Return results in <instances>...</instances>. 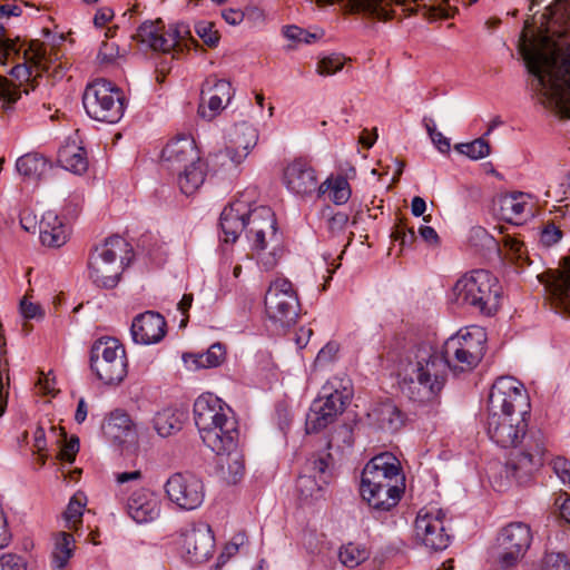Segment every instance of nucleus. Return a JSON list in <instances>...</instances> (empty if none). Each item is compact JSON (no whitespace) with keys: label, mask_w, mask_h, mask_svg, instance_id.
I'll use <instances>...</instances> for the list:
<instances>
[{"label":"nucleus","mask_w":570,"mask_h":570,"mask_svg":"<svg viewBox=\"0 0 570 570\" xmlns=\"http://www.w3.org/2000/svg\"><path fill=\"white\" fill-rule=\"evenodd\" d=\"M325 485L327 483L322 482L321 479L316 478V474H309L304 470L296 482L297 491L305 499L317 497Z\"/></svg>","instance_id":"43"},{"label":"nucleus","mask_w":570,"mask_h":570,"mask_svg":"<svg viewBox=\"0 0 570 570\" xmlns=\"http://www.w3.org/2000/svg\"><path fill=\"white\" fill-rule=\"evenodd\" d=\"M58 163L66 170L81 175L88 168L87 153L76 141H68L58 151Z\"/></svg>","instance_id":"33"},{"label":"nucleus","mask_w":570,"mask_h":570,"mask_svg":"<svg viewBox=\"0 0 570 570\" xmlns=\"http://www.w3.org/2000/svg\"><path fill=\"white\" fill-rule=\"evenodd\" d=\"M562 230L553 222H547L540 233V242L550 247L562 238Z\"/></svg>","instance_id":"52"},{"label":"nucleus","mask_w":570,"mask_h":570,"mask_svg":"<svg viewBox=\"0 0 570 570\" xmlns=\"http://www.w3.org/2000/svg\"><path fill=\"white\" fill-rule=\"evenodd\" d=\"M79 451V441L77 438H72L68 441L60 450L58 458L61 461H66L72 463L75 461L76 454Z\"/></svg>","instance_id":"62"},{"label":"nucleus","mask_w":570,"mask_h":570,"mask_svg":"<svg viewBox=\"0 0 570 570\" xmlns=\"http://www.w3.org/2000/svg\"><path fill=\"white\" fill-rule=\"evenodd\" d=\"M501 287L498 278L485 269L462 275L452 287V301L460 307L490 316L499 306Z\"/></svg>","instance_id":"7"},{"label":"nucleus","mask_w":570,"mask_h":570,"mask_svg":"<svg viewBox=\"0 0 570 570\" xmlns=\"http://www.w3.org/2000/svg\"><path fill=\"white\" fill-rule=\"evenodd\" d=\"M265 312L269 321L289 327L297 321L301 305L293 284L284 277L275 278L265 294Z\"/></svg>","instance_id":"14"},{"label":"nucleus","mask_w":570,"mask_h":570,"mask_svg":"<svg viewBox=\"0 0 570 570\" xmlns=\"http://www.w3.org/2000/svg\"><path fill=\"white\" fill-rule=\"evenodd\" d=\"M106 438L121 444L135 438V428L128 414L121 411L112 412L102 425Z\"/></svg>","instance_id":"32"},{"label":"nucleus","mask_w":570,"mask_h":570,"mask_svg":"<svg viewBox=\"0 0 570 570\" xmlns=\"http://www.w3.org/2000/svg\"><path fill=\"white\" fill-rule=\"evenodd\" d=\"M41 243L49 247H61L69 238V227L53 212L43 214L40 224Z\"/></svg>","instance_id":"30"},{"label":"nucleus","mask_w":570,"mask_h":570,"mask_svg":"<svg viewBox=\"0 0 570 570\" xmlns=\"http://www.w3.org/2000/svg\"><path fill=\"white\" fill-rule=\"evenodd\" d=\"M200 159L196 144L189 136H178L168 141L160 157L161 166L173 173L198 164Z\"/></svg>","instance_id":"24"},{"label":"nucleus","mask_w":570,"mask_h":570,"mask_svg":"<svg viewBox=\"0 0 570 570\" xmlns=\"http://www.w3.org/2000/svg\"><path fill=\"white\" fill-rule=\"evenodd\" d=\"M20 313L26 320H39L43 316L41 306L24 296L20 302Z\"/></svg>","instance_id":"56"},{"label":"nucleus","mask_w":570,"mask_h":570,"mask_svg":"<svg viewBox=\"0 0 570 570\" xmlns=\"http://www.w3.org/2000/svg\"><path fill=\"white\" fill-rule=\"evenodd\" d=\"M355 176V169L351 167L345 176L331 175L317 187L318 196L327 194L330 200L335 205H344L351 198L352 190L348 178Z\"/></svg>","instance_id":"31"},{"label":"nucleus","mask_w":570,"mask_h":570,"mask_svg":"<svg viewBox=\"0 0 570 570\" xmlns=\"http://www.w3.org/2000/svg\"><path fill=\"white\" fill-rule=\"evenodd\" d=\"M353 396L352 382L347 377H332L313 401L306 416L307 433H316L332 424L344 412Z\"/></svg>","instance_id":"9"},{"label":"nucleus","mask_w":570,"mask_h":570,"mask_svg":"<svg viewBox=\"0 0 570 570\" xmlns=\"http://www.w3.org/2000/svg\"><path fill=\"white\" fill-rule=\"evenodd\" d=\"M178 186L185 195L194 194L204 183L206 176V166L200 159L198 164L184 167L176 171Z\"/></svg>","instance_id":"36"},{"label":"nucleus","mask_w":570,"mask_h":570,"mask_svg":"<svg viewBox=\"0 0 570 570\" xmlns=\"http://www.w3.org/2000/svg\"><path fill=\"white\" fill-rule=\"evenodd\" d=\"M534 23H540L537 35L523 32L519 40L531 90L544 107L570 118V45L562 43L570 35V0H556Z\"/></svg>","instance_id":"1"},{"label":"nucleus","mask_w":570,"mask_h":570,"mask_svg":"<svg viewBox=\"0 0 570 570\" xmlns=\"http://www.w3.org/2000/svg\"><path fill=\"white\" fill-rule=\"evenodd\" d=\"M233 95L234 90L228 80L208 77L203 85L198 115L203 119L213 120L229 104Z\"/></svg>","instance_id":"23"},{"label":"nucleus","mask_w":570,"mask_h":570,"mask_svg":"<svg viewBox=\"0 0 570 570\" xmlns=\"http://www.w3.org/2000/svg\"><path fill=\"white\" fill-rule=\"evenodd\" d=\"M257 141L258 131L254 126L247 122L238 124L230 134V145L214 154L212 161L215 166H220L226 170L236 168L245 160Z\"/></svg>","instance_id":"20"},{"label":"nucleus","mask_w":570,"mask_h":570,"mask_svg":"<svg viewBox=\"0 0 570 570\" xmlns=\"http://www.w3.org/2000/svg\"><path fill=\"white\" fill-rule=\"evenodd\" d=\"M552 469L563 484L570 483V462L564 458H557L552 461Z\"/></svg>","instance_id":"59"},{"label":"nucleus","mask_w":570,"mask_h":570,"mask_svg":"<svg viewBox=\"0 0 570 570\" xmlns=\"http://www.w3.org/2000/svg\"><path fill=\"white\" fill-rule=\"evenodd\" d=\"M22 45L9 39L4 35V27L0 23V62L6 63L11 57L20 56Z\"/></svg>","instance_id":"48"},{"label":"nucleus","mask_w":570,"mask_h":570,"mask_svg":"<svg viewBox=\"0 0 570 570\" xmlns=\"http://www.w3.org/2000/svg\"><path fill=\"white\" fill-rule=\"evenodd\" d=\"M233 415V410L219 397L210 393L197 397L194 404V419L199 435L207 448H216V444H220L218 436L214 435L213 432L223 422L230 423Z\"/></svg>","instance_id":"15"},{"label":"nucleus","mask_w":570,"mask_h":570,"mask_svg":"<svg viewBox=\"0 0 570 570\" xmlns=\"http://www.w3.org/2000/svg\"><path fill=\"white\" fill-rule=\"evenodd\" d=\"M530 401L523 384L512 376H501L491 386L488 414H529Z\"/></svg>","instance_id":"16"},{"label":"nucleus","mask_w":570,"mask_h":570,"mask_svg":"<svg viewBox=\"0 0 570 570\" xmlns=\"http://www.w3.org/2000/svg\"><path fill=\"white\" fill-rule=\"evenodd\" d=\"M76 544L72 534L59 532L53 538L51 563L55 570H63L73 554Z\"/></svg>","instance_id":"37"},{"label":"nucleus","mask_w":570,"mask_h":570,"mask_svg":"<svg viewBox=\"0 0 570 570\" xmlns=\"http://www.w3.org/2000/svg\"><path fill=\"white\" fill-rule=\"evenodd\" d=\"M82 104L89 117L109 124L118 122L125 110L121 91L105 79L87 86Z\"/></svg>","instance_id":"12"},{"label":"nucleus","mask_w":570,"mask_h":570,"mask_svg":"<svg viewBox=\"0 0 570 570\" xmlns=\"http://www.w3.org/2000/svg\"><path fill=\"white\" fill-rule=\"evenodd\" d=\"M246 535L244 533H237L233 537L232 541L228 542L223 553L220 554V558H230L234 554H236L239 550V547L244 546L246 543Z\"/></svg>","instance_id":"64"},{"label":"nucleus","mask_w":570,"mask_h":570,"mask_svg":"<svg viewBox=\"0 0 570 570\" xmlns=\"http://www.w3.org/2000/svg\"><path fill=\"white\" fill-rule=\"evenodd\" d=\"M168 500L183 510L199 508L205 499V485L200 478L190 472L173 473L164 484Z\"/></svg>","instance_id":"19"},{"label":"nucleus","mask_w":570,"mask_h":570,"mask_svg":"<svg viewBox=\"0 0 570 570\" xmlns=\"http://www.w3.org/2000/svg\"><path fill=\"white\" fill-rule=\"evenodd\" d=\"M51 47L39 40H31L28 46L22 48L23 62L17 63L11 69V75L19 81L16 83L6 77L0 76V105L2 108H10L22 94L31 96V102L41 104L43 108L51 109L48 102L51 97L52 83L48 77L41 72H47L52 62L50 55Z\"/></svg>","instance_id":"4"},{"label":"nucleus","mask_w":570,"mask_h":570,"mask_svg":"<svg viewBox=\"0 0 570 570\" xmlns=\"http://www.w3.org/2000/svg\"><path fill=\"white\" fill-rule=\"evenodd\" d=\"M338 558L345 567L354 568L365 561L368 558V553L365 549L348 543L341 548Z\"/></svg>","instance_id":"44"},{"label":"nucleus","mask_w":570,"mask_h":570,"mask_svg":"<svg viewBox=\"0 0 570 570\" xmlns=\"http://www.w3.org/2000/svg\"><path fill=\"white\" fill-rule=\"evenodd\" d=\"M90 367L105 384H118L127 375L126 351L112 337L97 340L90 351Z\"/></svg>","instance_id":"13"},{"label":"nucleus","mask_w":570,"mask_h":570,"mask_svg":"<svg viewBox=\"0 0 570 570\" xmlns=\"http://www.w3.org/2000/svg\"><path fill=\"white\" fill-rule=\"evenodd\" d=\"M499 213L502 219L521 224L534 215L533 196L524 191H510L498 197Z\"/></svg>","instance_id":"26"},{"label":"nucleus","mask_w":570,"mask_h":570,"mask_svg":"<svg viewBox=\"0 0 570 570\" xmlns=\"http://www.w3.org/2000/svg\"><path fill=\"white\" fill-rule=\"evenodd\" d=\"M0 570H26V564L21 557L6 553L0 556Z\"/></svg>","instance_id":"58"},{"label":"nucleus","mask_w":570,"mask_h":570,"mask_svg":"<svg viewBox=\"0 0 570 570\" xmlns=\"http://www.w3.org/2000/svg\"><path fill=\"white\" fill-rule=\"evenodd\" d=\"M448 377L444 360L431 351L419 350L415 361L409 362L401 389L417 403L432 402L440 395Z\"/></svg>","instance_id":"6"},{"label":"nucleus","mask_w":570,"mask_h":570,"mask_svg":"<svg viewBox=\"0 0 570 570\" xmlns=\"http://www.w3.org/2000/svg\"><path fill=\"white\" fill-rule=\"evenodd\" d=\"M507 245L510 249L511 259L514 262L518 268H523L525 264H532L523 243L517 239H510L507 242Z\"/></svg>","instance_id":"49"},{"label":"nucleus","mask_w":570,"mask_h":570,"mask_svg":"<svg viewBox=\"0 0 570 570\" xmlns=\"http://www.w3.org/2000/svg\"><path fill=\"white\" fill-rule=\"evenodd\" d=\"M367 417L373 426L386 432H395L403 424V415L392 401L374 404Z\"/></svg>","instance_id":"29"},{"label":"nucleus","mask_w":570,"mask_h":570,"mask_svg":"<svg viewBox=\"0 0 570 570\" xmlns=\"http://www.w3.org/2000/svg\"><path fill=\"white\" fill-rule=\"evenodd\" d=\"M529 414L507 413L488 414L487 432L489 438L501 448L515 446L525 439L523 450L512 454L505 464L507 476L524 482L529 475L543 464L546 441L540 431L527 435Z\"/></svg>","instance_id":"3"},{"label":"nucleus","mask_w":570,"mask_h":570,"mask_svg":"<svg viewBox=\"0 0 570 570\" xmlns=\"http://www.w3.org/2000/svg\"><path fill=\"white\" fill-rule=\"evenodd\" d=\"M337 352H338V344L335 342H330L318 352L315 363L317 365H325L334 360Z\"/></svg>","instance_id":"60"},{"label":"nucleus","mask_w":570,"mask_h":570,"mask_svg":"<svg viewBox=\"0 0 570 570\" xmlns=\"http://www.w3.org/2000/svg\"><path fill=\"white\" fill-rule=\"evenodd\" d=\"M181 550L190 562L206 561L214 550V535L208 525L193 528L183 534Z\"/></svg>","instance_id":"28"},{"label":"nucleus","mask_w":570,"mask_h":570,"mask_svg":"<svg viewBox=\"0 0 570 570\" xmlns=\"http://www.w3.org/2000/svg\"><path fill=\"white\" fill-rule=\"evenodd\" d=\"M197 36L209 46L215 47L218 43L219 35L214 28V23L209 21H199L195 26Z\"/></svg>","instance_id":"50"},{"label":"nucleus","mask_w":570,"mask_h":570,"mask_svg":"<svg viewBox=\"0 0 570 570\" xmlns=\"http://www.w3.org/2000/svg\"><path fill=\"white\" fill-rule=\"evenodd\" d=\"M225 358V351L219 343L213 344L205 353H185L183 361L188 370L210 368L218 366Z\"/></svg>","instance_id":"34"},{"label":"nucleus","mask_w":570,"mask_h":570,"mask_svg":"<svg viewBox=\"0 0 570 570\" xmlns=\"http://www.w3.org/2000/svg\"><path fill=\"white\" fill-rule=\"evenodd\" d=\"M344 2V9L350 13H363L367 17H386L377 0H317L320 6Z\"/></svg>","instance_id":"41"},{"label":"nucleus","mask_w":570,"mask_h":570,"mask_svg":"<svg viewBox=\"0 0 570 570\" xmlns=\"http://www.w3.org/2000/svg\"><path fill=\"white\" fill-rule=\"evenodd\" d=\"M140 470L115 473L116 494L122 495L130 492L126 501L128 515L137 523H147L156 520L160 513L158 497L147 488L132 490V484L140 482Z\"/></svg>","instance_id":"11"},{"label":"nucleus","mask_w":570,"mask_h":570,"mask_svg":"<svg viewBox=\"0 0 570 570\" xmlns=\"http://www.w3.org/2000/svg\"><path fill=\"white\" fill-rule=\"evenodd\" d=\"M188 33L189 30L184 23L170 26L168 30L163 31L154 22H145L139 27L136 38L153 50L171 52L180 47L181 41Z\"/></svg>","instance_id":"22"},{"label":"nucleus","mask_w":570,"mask_h":570,"mask_svg":"<svg viewBox=\"0 0 570 570\" xmlns=\"http://www.w3.org/2000/svg\"><path fill=\"white\" fill-rule=\"evenodd\" d=\"M331 460L330 453L313 455L306 461L304 471L309 474H316V478L328 484L332 478Z\"/></svg>","instance_id":"42"},{"label":"nucleus","mask_w":570,"mask_h":570,"mask_svg":"<svg viewBox=\"0 0 570 570\" xmlns=\"http://www.w3.org/2000/svg\"><path fill=\"white\" fill-rule=\"evenodd\" d=\"M129 244L121 236L115 235L97 245L89 255L88 276L91 282L101 288H114L120 276L129 265Z\"/></svg>","instance_id":"8"},{"label":"nucleus","mask_w":570,"mask_h":570,"mask_svg":"<svg viewBox=\"0 0 570 570\" xmlns=\"http://www.w3.org/2000/svg\"><path fill=\"white\" fill-rule=\"evenodd\" d=\"M32 448L33 451L39 454L40 465H43L46 463V455H43L42 452L47 449V441L45 430L41 426H37L33 432Z\"/></svg>","instance_id":"57"},{"label":"nucleus","mask_w":570,"mask_h":570,"mask_svg":"<svg viewBox=\"0 0 570 570\" xmlns=\"http://www.w3.org/2000/svg\"><path fill=\"white\" fill-rule=\"evenodd\" d=\"M257 197L255 187H248L224 208L220 228L225 243H235L242 233L255 252L258 264L273 269L283 253V239L277 228L274 212L267 206H254Z\"/></svg>","instance_id":"2"},{"label":"nucleus","mask_w":570,"mask_h":570,"mask_svg":"<svg viewBox=\"0 0 570 570\" xmlns=\"http://www.w3.org/2000/svg\"><path fill=\"white\" fill-rule=\"evenodd\" d=\"M218 466L222 478L228 483L238 482L245 471L244 456L237 448L226 451L224 455H218Z\"/></svg>","instance_id":"35"},{"label":"nucleus","mask_w":570,"mask_h":570,"mask_svg":"<svg viewBox=\"0 0 570 570\" xmlns=\"http://www.w3.org/2000/svg\"><path fill=\"white\" fill-rule=\"evenodd\" d=\"M214 435L218 436L220 444H216V448H209L217 455H224L226 451H230L237 448L238 441V429L235 415L230 417V423L223 422L219 426L214 430Z\"/></svg>","instance_id":"40"},{"label":"nucleus","mask_w":570,"mask_h":570,"mask_svg":"<svg viewBox=\"0 0 570 570\" xmlns=\"http://www.w3.org/2000/svg\"><path fill=\"white\" fill-rule=\"evenodd\" d=\"M119 55L118 47L115 43L104 42L98 52V59L101 63L112 62Z\"/></svg>","instance_id":"63"},{"label":"nucleus","mask_w":570,"mask_h":570,"mask_svg":"<svg viewBox=\"0 0 570 570\" xmlns=\"http://www.w3.org/2000/svg\"><path fill=\"white\" fill-rule=\"evenodd\" d=\"M425 121V128L426 131L434 144V146L438 148V150L442 154H446L450 151L451 144L450 139L443 136L441 131L436 130L435 124L432 119L424 120Z\"/></svg>","instance_id":"51"},{"label":"nucleus","mask_w":570,"mask_h":570,"mask_svg":"<svg viewBox=\"0 0 570 570\" xmlns=\"http://www.w3.org/2000/svg\"><path fill=\"white\" fill-rule=\"evenodd\" d=\"M48 160L40 154L29 153L16 161L17 171L23 177L39 179L48 169Z\"/></svg>","instance_id":"39"},{"label":"nucleus","mask_w":570,"mask_h":570,"mask_svg":"<svg viewBox=\"0 0 570 570\" xmlns=\"http://www.w3.org/2000/svg\"><path fill=\"white\" fill-rule=\"evenodd\" d=\"M542 570H570V564L563 553H547L543 563Z\"/></svg>","instance_id":"54"},{"label":"nucleus","mask_w":570,"mask_h":570,"mask_svg":"<svg viewBox=\"0 0 570 570\" xmlns=\"http://www.w3.org/2000/svg\"><path fill=\"white\" fill-rule=\"evenodd\" d=\"M455 149L474 160L482 159L490 154V146L483 138H478L466 144H459L455 146Z\"/></svg>","instance_id":"46"},{"label":"nucleus","mask_w":570,"mask_h":570,"mask_svg":"<svg viewBox=\"0 0 570 570\" xmlns=\"http://www.w3.org/2000/svg\"><path fill=\"white\" fill-rule=\"evenodd\" d=\"M83 511V504L80 500L77 499V497H73L65 512V519L68 523V528H76L78 523L81 522Z\"/></svg>","instance_id":"53"},{"label":"nucleus","mask_w":570,"mask_h":570,"mask_svg":"<svg viewBox=\"0 0 570 570\" xmlns=\"http://www.w3.org/2000/svg\"><path fill=\"white\" fill-rule=\"evenodd\" d=\"M348 223V216L345 213H335L327 220V228L332 234L342 233Z\"/></svg>","instance_id":"61"},{"label":"nucleus","mask_w":570,"mask_h":570,"mask_svg":"<svg viewBox=\"0 0 570 570\" xmlns=\"http://www.w3.org/2000/svg\"><path fill=\"white\" fill-rule=\"evenodd\" d=\"M531 541L529 525L522 522L510 523L500 532L492 549V558L501 569H511L523 558Z\"/></svg>","instance_id":"17"},{"label":"nucleus","mask_w":570,"mask_h":570,"mask_svg":"<svg viewBox=\"0 0 570 570\" xmlns=\"http://www.w3.org/2000/svg\"><path fill=\"white\" fill-rule=\"evenodd\" d=\"M283 180L286 188L298 196L317 191L318 181L315 170L302 159H295L286 166Z\"/></svg>","instance_id":"27"},{"label":"nucleus","mask_w":570,"mask_h":570,"mask_svg":"<svg viewBox=\"0 0 570 570\" xmlns=\"http://www.w3.org/2000/svg\"><path fill=\"white\" fill-rule=\"evenodd\" d=\"M130 332L134 342L137 344H156L165 337L167 323L159 313L147 311L132 320Z\"/></svg>","instance_id":"25"},{"label":"nucleus","mask_w":570,"mask_h":570,"mask_svg":"<svg viewBox=\"0 0 570 570\" xmlns=\"http://www.w3.org/2000/svg\"><path fill=\"white\" fill-rule=\"evenodd\" d=\"M183 413L173 407L157 412L153 419L154 429L158 435L166 438L181 429Z\"/></svg>","instance_id":"38"},{"label":"nucleus","mask_w":570,"mask_h":570,"mask_svg":"<svg viewBox=\"0 0 570 570\" xmlns=\"http://www.w3.org/2000/svg\"><path fill=\"white\" fill-rule=\"evenodd\" d=\"M544 284L551 307L556 313L570 317V257H566L557 269L537 276Z\"/></svg>","instance_id":"21"},{"label":"nucleus","mask_w":570,"mask_h":570,"mask_svg":"<svg viewBox=\"0 0 570 570\" xmlns=\"http://www.w3.org/2000/svg\"><path fill=\"white\" fill-rule=\"evenodd\" d=\"M405 490V478L399 459L384 452L372 458L361 475L362 499L375 511L386 512L397 505Z\"/></svg>","instance_id":"5"},{"label":"nucleus","mask_w":570,"mask_h":570,"mask_svg":"<svg viewBox=\"0 0 570 570\" xmlns=\"http://www.w3.org/2000/svg\"><path fill=\"white\" fill-rule=\"evenodd\" d=\"M485 332L482 327L472 326L460 330L449 337L443 346L442 355L446 368L453 372H465L474 368L484 355Z\"/></svg>","instance_id":"10"},{"label":"nucleus","mask_w":570,"mask_h":570,"mask_svg":"<svg viewBox=\"0 0 570 570\" xmlns=\"http://www.w3.org/2000/svg\"><path fill=\"white\" fill-rule=\"evenodd\" d=\"M283 35L288 40L294 42H302V43H313L317 39L322 37V33H315L307 30H304L297 26H286L283 28Z\"/></svg>","instance_id":"47"},{"label":"nucleus","mask_w":570,"mask_h":570,"mask_svg":"<svg viewBox=\"0 0 570 570\" xmlns=\"http://www.w3.org/2000/svg\"><path fill=\"white\" fill-rule=\"evenodd\" d=\"M446 513L436 507H424L414 523L415 539L426 549L441 551L448 548L450 534L446 530Z\"/></svg>","instance_id":"18"},{"label":"nucleus","mask_w":570,"mask_h":570,"mask_svg":"<svg viewBox=\"0 0 570 570\" xmlns=\"http://www.w3.org/2000/svg\"><path fill=\"white\" fill-rule=\"evenodd\" d=\"M345 61L346 58L341 53L324 56L316 63V72L324 77L333 76L343 69Z\"/></svg>","instance_id":"45"},{"label":"nucleus","mask_w":570,"mask_h":570,"mask_svg":"<svg viewBox=\"0 0 570 570\" xmlns=\"http://www.w3.org/2000/svg\"><path fill=\"white\" fill-rule=\"evenodd\" d=\"M455 8L449 6L448 0H443L436 6H431L426 11V17L430 20L449 19L454 16Z\"/></svg>","instance_id":"55"}]
</instances>
